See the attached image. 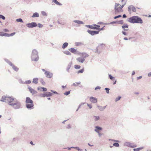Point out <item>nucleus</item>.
Here are the masks:
<instances>
[{
    "mask_svg": "<svg viewBox=\"0 0 151 151\" xmlns=\"http://www.w3.org/2000/svg\"><path fill=\"white\" fill-rule=\"evenodd\" d=\"M84 71V68H83V69H81L80 70H78L77 72V73L78 74H79L80 73H83Z\"/></svg>",
    "mask_w": 151,
    "mask_h": 151,
    "instance_id": "c9c22d12",
    "label": "nucleus"
},
{
    "mask_svg": "<svg viewBox=\"0 0 151 151\" xmlns=\"http://www.w3.org/2000/svg\"><path fill=\"white\" fill-rule=\"evenodd\" d=\"M40 82L42 85H45V82L44 81L43 79H41L40 80Z\"/></svg>",
    "mask_w": 151,
    "mask_h": 151,
    "instance_id": "6e6d98bb",
    "label": "nucleus"
},
{
    "mask_svg": "<svg viewBox=\"0 0 151 151\" xmlns=\"http://www.w3.org/2000/svg\"><path fill=\"white\" fill-rule=\"evenodd\" d=\"M16 21L18 22L23 23V22L22 19L21 18H19L16 19Z\"/></svg>",
    "mask_w": 151,
    "mask_h": 151,
    "instance_id": "ea45409f",
    "label": "nucleus"
},
{
    "mask_svg": "<svg viewBox=\"0 0 151 151\" xmlns=\"http://www.w3.org/2000/svg\"><path fill=\"white\" fill-rule=\"evenodd\" d=\"M129 27L128 25L127 24H124L122 26V28L125 31H127L129 29H125V28H128Z\"/></svg>",
    "mask_w": 151,
    "mask_h": 151,
    "instance_id": "412c9836",
    "label": "nucleus"
},
{
    "mask_svg": "<svg viewBox=\"0 0 151 151\" xmlns=\"http://www.w3.org/2000/svg\"><path fill=\"white\" fill-rule=\"evenodd\" d=\"M117 23V22H116V21H113V22H111L109 23V24H115Z\"/></svg>",
    "mask_w": 151,
    "mask_h": 151,
    "instance_id": "69168bd1",
    "label": "nucleus"
},
{
    "mask_svg": "<svg viewBox=\"0 0 151 151\" xmlns=\"http://www.w3.org/2000/svg\"><path fill=\"white\" fill-rule=\"evenodd\" d=\"M5 36V37H9V34L7 33H3V36Z\"/></svg>",
    "mask_w": 151,
    "mask_h": 151,
    "instance_id": "3c124183",
    "label": "nucleus"
},
{
    "mask_svg": "<svg viewBox=\"0 0 151 151\" xmlns=\"http://www.w3.org/2000/svg\"><path fill=\"white\" fill-rule=\"evenodd\" d=\"M38 78H34L33 79L32 82L35 84H37L38 83Z\"/></svg>",
    "mask_w": 151,
    "mask_h": 151,
    "instance_id": "bb28decb",
    "label": "nucleus"
},
{
    "mask_svg": "<svg viewBox=\"0 0 151 151\" xmlns=\"http://www.w3.org/2000/svg\"><path fill=\"white\" fill-rule=\"evenodd\" d=\"M109 77L111 80H113L114 79V77L112 76L111 74L109 75Z\"/></svg>",
    "mask_w": 151,
    "mask_h": 151,
    "instance_id": "79ce46f5",
    "label": "nucleus"
},
{
    "mask_svg": "<svg viewBox=\"0 0 151 151\" xmlns=\"http://www.w3.org/2000/svg\"><path fill=\"white\" fill-rule=\"evenodd\" d=\"M99 47V46H98L96 48V49L94 50V52H95L96 53H98L99 54L101 52L100 51H98V48Z\"/></svg>",
    "mask_w": 151,
    "mask_h": 151,
    "instance_id": "4c0bfd02",
    "label": "nucleus"
},
{
    "mask_svg": "<svg viewBox=\"0 0 151 151\" xmlns=\"http://www.w3.org/2000/svg\"><path fill=\"white\" fill-rule=\"evenodd\" d=\"M81 66L80 65H74V68L76 69H79L81 68Z\"/></svg>",
    "mask_w": 151,
    "mask_h": 151,
    "instance_id": "e433bc0d",
    "label": "nucleus"
},
{
    "mask_svg": "<svg viewBox=\"0 0 151 151\" xmlns=\"http://www.w3.org/2000/svg\"><path fill=\"white\" fill-rule=\"evenodd\" d=\"M37 25H38V27L40 28L43 27V25L40 23H38Z\"/></svg>",
    "mask_w": 151,
    "mask_h": 151,
    "instance_id": "13d9d810",
    "label": "nucleus"
},
{
    "mask_svg": "<svg viewBox=\"0 0 151 151\" xmlns=\"http://www.w3.org/2000/svg\"><path fill=\"white\" fill-rule=\"evenodd\" d=\"M27 27L30 28H32L36 27L37 26V24L35 22L29 23L26 24Z\"/></svg>",
    "mask_w": 151,
    "mask_h": 151,
    "instance_id": "6e6552de",
    "label": "nucleus"
},
{
    "mask_svg": "<svg viewBox=\"0 0 151 151\" xmlns=\"http://www.w3.org/2000/svg\"><path fill=\"white\" fill-rule=\"evenodd\" d=\"M63 52L64 54L68 55H71V53L69 51L67 50L64 51Z\"/></svg>",
    "mask_w": 151,
    "mask_h": 151,
    "instance_id": "f704fd0d",
    "label": "nucleus"
},
{
    "mask_svg": "<svg viewBox=\"0 0 151 151\" xmlns=\"http://www.w3.org/2000/svg\"><path fill=\"white\" fill-rule=\"evenodd\" d=\"M30 102L33 103V101L30 98L27 97L26 98L25 103L26 104H30Z\"/></svg>",
    "mask_w": 151,
    "mask_h": 151,
    "instance_id": "f3484780",
    "label": "nucleus"
},
{
    "mask_svg": "<svg viewBox=\"0 0 151 151\" xmlns=\"http://www.w3.org/2000/svg\"><path fill=\"white\" fill-rule=\"evenodd\" d=\"M143 148V147H138L137 148H134L133 151H139V150H142Z\"/></svg>",
    "mask_w": 151,
    "mask_h": 151,
    "instance_id": "72a5a7b5",
    "label": "nucleus"
},
{
    "mask_svg": "<svg viewBox=\"0 0 151 151\" xmlns=\"http://www.w3.org/2000/svg\"><path fill=\"white\" fill-rule=\"evenodd\" d=\"M105 27V26H103V27H102V28H100V29H99V32L100 31H101V30H104V28Z\"/></svg>",
    "mask_w": 151,
    "mask_h": 151,
    "instance_id": "680f3d73",
    "label": "nucleus"
},
{
    "mask_svg": "<svg viewBox=\"0 0 151 151\" xmlns=\"http://www.w3.org/2000/svg\"><path fill=\"white\" fill-rule=\"evenodd\" d=\"M71 125L70 124H68V125L67 126V128L68 129H69L71 128Z\"/></svg>",
    "mask_w": 151,
    "mask_h": 151,
    "instance_id": "338daca9",
    "label": "nucleus"
},
{
    "mask_svg": "<svg viewBox=\"0 0 151 151\" xmlns=\"http://www.w3.org/2000/svg\"><path fill=\"white\" fill-rule=\"evenodd\" d=\"M126 3L125 2L124 4L122 5H120L119 6L120 7L121 9L122 10V8L126 4Z\"/></svg>",
    "mask_w": 151,
    "mask_h": 151,
    "instance_id": "0e129e2a",
    "label": "nucleus"
},
{
    "mask_svg": "<svg viewBox=\"0 0 151 151\" xmlns=\"http://www.w3.org/2000/svg\"><path fill=\"white\" fill-rule=\"evenodd\" d=\"M128 10L129 12L131 14V10L133 12H136V8L133 5H131L128 7Z\"/></svg>",
    "mask_w": 151,
    "mask_h": 151,
    "instance_id": "1a4fd4ad",
    "label": "nucleus"
},
{
    "mask_svg": "<svg viewBox=\"0 0 151 151\" xmlns=\"http://www.w3.org/2000/svg\"><path fill=\"white\" fill-rule=\"evenodd\" d=\"M109 140H111L114 142H115L113 144V145L114 146L117 147H119V144L118 143V142H120L119 141L113 139H109Z\"/></svg>",
    "mask_w": 151,
    "mask_h": 151,
    "instance_id": "4468645a",
    "label": "nucleus"
},
{
    "mask_svg": "<svg viewBox=\"0 0 151 151\" xmlns=\"http://www.w3.org/2000/svg\"><path fill=\"white\" fill-rule=\"evenodd\" d=\"M43 16H47V14L46 12L44 11H42L41 12Z\"/></svg>",
    "mask_w": 151,
    "mask_h": 151,
    "instance_id": "a19ab883",
    "label": "nucleus"
},
{
    "mask_svg": "<svg viewBox=\"0 0 151 151\" xmlns=\"http://www.w3.org/2000/svg\"><path fill=\"white\" fill-rule=\"evenodd\" d=\"M81 54L82 55V57L85 59V58L88 57L89 56L88 54L85 52H82Z\"/></svg>",
    "mask_w": 151,
    "mask_h": 151,
    "instance_id": "393cba45",
    "label": "nucleus"
},
{
    "mask_svg": "<svg viewBox=\"0 0 151 151\" xmlns=\"http://www.w3.org/2000/svg\"><path fill=\"white\" fill-rule=\"evenodd\" d=\"M38 52L36 49H34L32 52L31 58L32 61H37L39 59Z\"/></svg>",
    "mask_w": 151,
    "mask_h": 151,
    "instance_id": "7ed1b4c3",
    "label": "nucleus"
},
{
    "mask_svg": "<svg viewBox=\"0 0 151 151\" xmlns=\"http://www.w3.org/2000/svg\"><path fill=\"white\" fill-rule=\"evenodd\" d=\"M73 21L74 22H75L76 24H84V23L83 21H81L80 20H73Z\"/></svg>",
    "mask_w": 151,
    "mask_h": 151,
    "instance_id": "b1692460",
    "label": "nucleus"
},
{
    "mask_svg": "<svg viewBox=\"0 0 151 151\" xmlns=\"http://www.w3.org/2000/svg\"><path fill=\"white\" fill-rule=\"evenodd\" d=\"M15 99L12 96H4L2 97L0 101L8 103V105L9 106L10 104H12L13 103Z\"/></svg>",
    "mask_w": 151,
    "mask_h": 151,
    "instance_id": "f03ea898",
    "label": "nucleus"
},
{
    "mask_svg": "<svg viewBox=\"0 0 151 151\" xmlns=\"http://www.w3.org/2000/svg\"><path fill=\"white\" fill-rule=\"evenodd\" d=\"M81 44V42H76L75 43L76 45L77 46H79Z\"/></svg>",
    "mask_w": 151,
    "mask_h": 151,
    "instance_id": "bf43d9fd",
    "label": "nucleus"
},
{
    "mask_svg": "<svg viewBox=\"0 0 151 151\" xmlns=\"http://www.w3.org/2000/svg\"><path fill=\"white\" fill-rule=\"evenodd\" d=\"M44 74L45 75L46 77L49 78H51L53 75L52 73H50L49 71H46L45 73Z\"/></svg>",
    "mask_w": 151,
    "mask_h": 151,
    "instance_id": "f8f14e48",
    "label": "nucleus"
},
{
    "mask_svg": "<svg viewBox=\"0 0 151 151\" xmlns=\"http://www.w3.org/2000/svg\"><path fill=\"white\" fill-rule=\"evenodd\" d=\"M93 117L94 118V120L95 121H98L100 119V117L99 116H93Z\"/></svg>",
    "mask_w": 151,
    "mask_h": 151,
    "instance_id": "473e14b6",
    "label": "nucleus"
},
{
    "mask_svg": "<svg viewBox=\"0 0 151 151\" xmlns=\"http://www.w3.org/2000/svg\"><path fill=\"white\" fill-rule=\"evenodd\" d=\"M121 98V96H118V97H116L115 99V101L116 102H117Z\"/></svg>",
    "mask_w": 151,
    "mask_h": 151,
    "instance_id": "37998d69",
    "label": "nucleus"
},
{
    "mask_svg": "<svg viewBox=\"0 0 151 151\" xmlns=\"http://www.w3.org/2000/svg\"><path fill=\"white\" fill-rule=\"evenodd\" d=\"M90 101L92 103H95L97 102V99L95 97L91 96L90 98Z\"/></svg>",
    "mask_w": 151,
    "mask_h": 151,
    "instance_id": "dca6fc26",
    "label": "nucleus"
},
{
    "mask_svg": "<svg viewBox=\"0 0 151 151\" xmlns=\"http://www.w3.org/2000/svg\"><path fill=\"white\" fill-rule=\"evenodd\" d=\"M87 106H88L89 107V109H91V108H92V106L91 104H87Z\"/></svg>",
    "mask_w": 151,
    "mask_h": 151,
    "instance_id": "052dcab7",
    "label": "nucleus"
},
{
    "mask_svg": "<svg viewBox=\"0 0 151 151\" xmlns=\"http://www.w3.org/2000/svg\"><path fill=\"white\" fill-rule=\"evenodd\" d=\"M4 60L9 65L11 66L13 64L12 63L10 62L9 60L6 59H4Z\"/></svg>",
    "mask_w": 151,
    "mask_h": 151,
    "instance_id": "2f4dec72",
    "label": "nucleus"
},
{
    "mask_svg": "<svg viewBox=\"0 0 151 151\" xmlns=\"http://www.w3.org/2000/svg\"><path fill=\"white\" fill-rule=\"evenodd\" d=\"M39 14L38 13L35 12L33 14V15L32 16V18H34L35 17H39Z\"/></svg>",
    "mask_w": 151,
    "mask_h": 151,
    "instance_id": "7c9ffc66",
    "label": "nucleus"
},
{
    "mask_svg": "<svg viewBox=\"0 0 151 151\" xmlns=\"http://www.w3.org/2000/svg\"><path fill=\"white\" fill-rule=\"evenodd\" d=\"M14 101V103L10 104L9 106H12L15 109H19L22 108V104L20 102L16 99Z\"/></svg>",
    "mask_w": 151,
    "mask_h": 151,
    "instance_id": "20e7f679",
    "label": "nucleus"
},
{
    "mask_svg": "<svg viewBox=\"0 0 151 151\" xmlns=\"http://www.w3.org/2000/svg\"><path fill=\"white\" fill-rule=\"evenodd\" d=\"M122 34L125 35H127V33L124 31H122Z\"/></svg>",
    "mask_w": 151,
    "mask_h": 151,
    "instance_id": "774afa93",
    "label": "nucleus"
},
{
    "mask_svg": "<svg viewBox=\"0 0 151 151\" xmlns=\"http://www.w3.org/2000/svg\"><path fill=\"white\" fill-rule=\"evenodd\" d=\"M127 21L131 23H137L142 24L143 21L138 16H133L127 19Z\"/></svg>",
    "mask_w": 151,
    "mask_h": 151,
    "instance_id": "f257e3e1",
    "label": "nucleus"
},
{
    "mask_svg": "<svg viewBox=\"0 0 151 151\" xmlns=\"http://www.w3.org/2000/svg\"><path fill=\"white\" fill-rule=\"evenodd\" d=\"M85 26L87 27H88V28H89L90 29H97L96 28V27L94 26L93 25H93H86Z\"/></svg>",
    "mask_w": 151,
    "mask_h": 151,
    "instance_id": "4be33fe9",
    "label": "nucleus"
},
{
    "mask_svg": "<svg viewBox=\"0 0 151 151\" xmlns=\"http://www.w3.org/2000/svg\"><path fill=\"white\" fill-rule=\"evenodd\" d=\"M95 129L94 131L97 133H99V131H101L102 130V128L98 126H95Z\"/></svg>",
    "mask_w": 151,
    "mask_h": 151,
    "instance_id": "2eb2a0df",
    "label": "nucleus"
},
{
    "mask_svg": "<svg viewBox=\"0 0 151 151\" xmlns=\"http://www.w3.org/2000/svg\"><path fill=\"white\" fill-rule=\"evenodd\" d=\"M70 91H66L64 93V94L66 96H68L70 93Z\"/></svg>",
    "mask_w": 151,
    "mask_h": 151,
    "instance_id": "c03bdc74",
    "label": "nucleus"
},
{
    "mask_svg": "<svg viewBox=\"0 0 151 151\" xmlns=\"http://www.w3.org/2000/svg\"><path fill=\"white\" fill-rule=\"evenodd\" d=\"M37 90H40L41 91H42H42L43 92H46L47 90V89L46 88L40 86H39L37 87Z\"/></svg>",
    "mask_w": 151,
    "mask_h": 151,
    "instance_id": "a211bd4d",
    "label": "nucleus"
},
{
    "mask_svg": "<svg viewBox=\"0 0 151 151\" xmlns=\"http://www.w3.org/2000/svg\"><path fill=\"white\" fill-rule=\"evenodd\" d=\"M52 95L53 94L52 93L48 91H46L44 93L40 94V96L42 97H48L52 96Z\"/></svg>",
    "mask_w": 151,
    "mask_h": 151,
    "instance_id": "39448f33",
    "label": "nucleus"
},
{
    "mask_svg": "<svg viewBox=\"0 0 151 151\" xmlns=\"http://www.w3.org/2000/svg\"><path fill=\"white\" fill-rule=\"evenodd\" d=\"M52 2L55 3L56 4L58 5L61 6L62 5V4L61 3L58 2L57 0H52Z\"/></svg>",
    "mask_w": 151,
    "mask_h": 151,
    "instance_id": "c756f323",
    "label": "nucleus"
},
{
    "mask_svg": "<svg viewBox=\"0 0 151 151\" xmlns=\"http://www.w3.org/2000/svg\"><path fill=\"white\" fill-rule=\"evenodd\" d=\"M98 24H109V23H104L103 22H99L97 23Z\"/></svg>",
    "mask_w": 151,
    "mask_h": 151,
    "instance_id": "5fc2aeb1",
    "label": "nucleus"
},
{
    "mask_svg": "<svg viewBox=\"0 0 151 151\" xmlns=\"http://www.w3.org/2000/svg\"><path fill=\"white\" fill-rule=\"evenodd\" d=\"M120 5L119 4L116 3L114 7V9L115 10V14L117 13L118 12H122V9L120 6H118Z\"/></svg>",
    "mask_w": 151,
    "mask_h": 151,
    "instance_id": "0eeeda50",
    "label": "nucleus"
},
{
    "mask_svg": "<svg viewBox=\"0 0 151 151\" xmlns=\"http://www.w3.org/2000/svg\"><path fill=\"white\" fill-rule=\"evenodd\" d=\"M106 106L103 107L100 106L98 105L97 106V107L101 111H104V109L106 108Z\"/></svg>",
    "mask_w": 151,
    "mask_h": 151,
    "instance_id": "a878e982",
    "label": "nucleus"
},
{
    "mask_svg": "<svg viewBox=\"0 0 151 151\" xmlns=\"http://www.w3.org/2000/svg\"><path fill=\"white\" fill-rule=\"evenodd\" d=\"M76 60L79 62L81 63H83L85 60V59L83 58L82 57L77 58L76 59Z\"/></svg>",
    "mask_w": 151,
    "mask_h": 151,
    "instance_id": "6ab92c4d",
    "label": "nucleus"
},
{
    "mask_svg": "<svg viewBox=\"0 0 151 151\" xmlns=\"http://www.w3.org/2000/svg\"><path fill=\"white\" fill-rule=\"evenodd\" d=\"M105 90L106 91V93L108 94L109 93V91L110 90V89L107 88H105Z\"/></svg>",
    "mask_w": 151,
    "mask_h": 151,
    "instance_id": "09e8293b",
    "label": "nucleus"
},
{
    "mask_svg": "<svg viewBox=\"0 0 151 151\" xmlns=\"http://www.w3.org/2000/svg\"><path fill=\"white\" fill-rule=\"evenodd\" d=\"M69 50L71 52L74 53L75 54L77 53L78 51L76 49H75L73 48H71L69 49Z\"/></svg>",
    "mask_w": 151,
    "mask_h": 151,
    "instance_id": "aec40b11",
    "label": "nucleus"
},
{
    "mask_svg": "<svg viewBox=\"0 0 151 151\" xmlns=\"http://www.w3.org/2000/svg\"><path fill=\"white\" fill-rule=\"evenodd\" d=\"M93 25L96 27V28L97 29H96V30H99V29H100L99 27H100V26L99 25H97L95 24H93Z\"/></svg>",
    "mask_w": 151,
    "mask_h": 151,
    "instance_id": "49530a36",
    "label": "nucleus"
},
{
    "mask_svg": "<svg viewBox=\"0 0 151 151\" xmlns=\"http://www.w3.org/2000/svg\"><path fill=\"white\" fill-rule=\"evenodd\" d=\"M12 68L15 71L17 72L19 70V68L16 66L12 64V65H11Z\"/></svg>",
    "mask_w": 151,
    "mask_h": 151,
    "instance_id": "cd10ccee",
    "label": "nucleus"
},
{
    "mask_svg": "<svg viewBox=\"0 0 151 151\" xmlns=\"http://www.w3.org/2000/svg\"><path fill=\"white\" fill-rule=\"evenodd\" d=\"M19 83L21 84H24V82L21 79H20L19 80Z\"/></svg>",
    "mask_w": 151,
    "mask_h": 151,
    "instance_id": "603ef678",
    "label": "nucleus"
},
{
    "mask_svg": "<svg viewBox=\"0 0 151 151\" xmlns=\"http://www.w3.org/2000/svg\"><path fill=\"white\" fill-rule=\"evenodd\" d=\"M75 149L76 150H78V151H82L83 150L82 149L78 147H75Z\"/></svg>",
    "mask_w": 151,
    "mask_h": 151,
    "instance_id": "de8ad7c7",
    "label": "nucleus"
},
{
    "mask_svg": "<svg viewBox=\"0 0 151 151\" xmlns=\"http://www.w3.org/2000/svg\"><path fill=\"white\" fill-rule=\"evenodd\" d=\"M28 88L30 92L32 94V95H34L37 93V91L35 90L34 89L32 88L30 86H28Z\"/></svg>",
    "mask_w": 151,
    "mask_h": 151,
    "instance_id": "9d476101",
    "label": "nucleus"
},
{
    "mask_svg": "<svg viewBox=\"0 0 151 151\" xmlns=\"http://www.w3.org/2000/svg\"><path fill=\"white\" fill-rule=\"evenodd\" d=\"M87 32L92 36L94 35H95L98 34L99 33V31L96 30H87Z\"/></svg>",
    "mask_w": 151,
    "mask_h": 151,
    "instance_id": "9b49d317",
    "label": "nucleus"
},
{
    "mask_svg": "<svg viewBox=\"0 0 151 151\" xmlns=\"http://www.w3.org/2000/svg\"><path fill=\"white\" fill-rule=\"evenodd\" d=\"M31 83V81L30 80L26 81L24 82V84H29Z\"/></svg>",
    "mask_w": 151,
    "mask_h": 151,
    "instance_id": "58836bf2",
    "label": "nucleus"
},
{
    "mask_svg": "<svg viewBox=\"0 0 151 151\" xmlns=\"http://www.w3.org/2000/svg\"><path fill=\"white\" fill-rule=\"evenodd\" d=\"M15 34V32H13L11 34H9V37L10 36H12L14 35Z\"/></svg>",
    "mask_w": 151,
    "mask_h": 151,
    "instance_id": "4d7b16f0",
    "label": "nucleus"
},
{
    "mask_svg": "<svg viewBox=\"0 0 151 151\" xmlns=\"http://www.w3.org/2000/svg\"><path fill=\"white\" fill-rule=\"evenodd\" d=\"M72 64V62H70L68 65L66 70V71L68 73L69 72V69H70V67H71Z\"/></svg>",
    "mask_w": 151,
    "mask_h": 151,
    "instance_id": "5701e85b",
    "label": "nucleus"
},
{
    "mask_svg": "<svg viewBox=\"0 0 151 151\" xmlns=\"http://www.w3.org/2000/svg\"><path fill=\"white\" fill-rule=\"evenodd\" d=\"M124 146L131 148H134L137 147V145L136 144L127 142L124 143Z\"/></svg>",
    "mask_w": 151,
    "mask_h": 151,
    "instance_id": "423d86ee",
    "label": "nucleus"
},
{
    "mask_svg": "<svg viewBox=\"0 0 151 151\" xmlns=\"http://www.w3.org/2000/svg\"><path fill=\"white\" fill-rule=\"evenodd\" d=\"M117 23L118 24H122L124 23L123 21V20H120L117 22Z\"/></svg>",
    "mask_w": 151,
    "mask_h": 151,
    "instance_id": "a18cd8bd",
    "label": "nucleus"
},
{
    "mask_svg": "<svg viewBox=\"0 0 151 151\" xmlns=\"http://www.w3.org/2000/svg\"><path fill=\"white\" fill-rule=\"evenodd\" d=\"M0 19H2L3 20H5L6 18L4 16L1 14H0Z\"/></svg>",
    "mask_w": 151,
    "mask_h": 151,
    "instance_id": "8fccbe9b",
    "label": "nucleus"
},
{
    "mask_svg": "<svg viewBox=\"0 0 151 151\" xmlns=\"http://www.w3.org/2000/svg\"><path fill=\"white\" fill-rule=\"evenodd\" d=\"M101 88L99 86H96L95 88V90H96L97 89H100Z\"/></svg>",
    "mask_w": 151,
    "mask_h": 151,
    "instance_id": "e2e57ef3",
    "label": "nucleus"
},
{
    "mask_svg": "<svg viewBox=\"0 0 151 151\" xmlns=\"http://www.w3.org/2000/svg\"><path fill=\"white\" fill-rule=\"evenodd\" d=\"M68 45V42H65L64 43L63 45L62 48L63 49H64L67 47Z\"/></svg>",
    "mask_w": 151,
    "mask_h": 151,
    "instance_id": "c85d7f7f",
    "label": "nucleus"
},
{
    "mask_svg": "<svg viewBox=\"0 0 151 151\" xmlns=\"http://www.w3.org/2000/svg\"><path fill=\"white\" fill-rule=\"evenodd\" d=\"M30 103V104H26V106L28 109L31 110L34 108V105L33 103Z\"/></svg>",
    "mask_w": 151,
    "mask_h": 151,
    "instance_id": "ddd939ff",
    "label": "nucleus"
},
{
    "mask_svg": "<svg viewBox=\"0 0 151 151\" xmlns=\"http://www.w3.org/2000/svg\"><path fill=\"white\" fill-rule=\"evenodd\" d=\"M122 17V16L121 15H119L118 16H115L114 17V19H116L118 18L119 17Z\"/></svg>",
    "mask_w": 151,
    "mask_h": 151,
    "instance_id": "864d4df0",
    "label": "nucleus"
}]
</instances>
